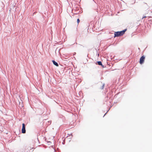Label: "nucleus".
I'll return each mask as SVG.
<instances>
[{
    "instance_id": "5",
    "label": "nucleus",
    "mask_w": 152,
    "mask_h": 152,
    "mask_svg": "<svg viewBox=\"0 0 152 152\" xmlns=\"http://www.w3.org/2000/svg\"><path fill=\"white\" fill-rule=\"evenodd\" d=\"M97 63L99 65L102 66V63L101 61H99L97 62Z\"/></svg>"
},
{
    "instance_id": "3",
    "label": "nucleus",
    "mask_w": 152,
    "mask_h": 152,
    "mask_svg": "<svg viewBox=\"0 0 152 152\" xmlns=\"http://www.w3.org/2000/svg\"><path fill=\"white\" fill-rule=\"evenodd\" d=\"M145 57L143 56H142L140 59V63L142 64L144 61Z\"/></svg>"
},
{
    "instance_id": "1",
    "label": "nucleus",
    "mask_w": 152,
    "mask_h": 152,
    "mask_svg": "<svg viewBox=\"0 0 152 152\" xmlns=\"http://www.w3.org/2000/svg\"><path fill=\"white\" fill-rule=\"evenodd\" d=\"M126 30V29H125L124 30L121 31L115 32L114 34V37H119L123 35L124 34Z\"/></svg>"
},
{
    "instance_id": "9",
    "label": "nucleus",
    "mask_w": 152,
    "mask_h": 152,
    "mask_svg": "<svg viewBox=\"0 0 152 152\" xmlns=\"http://www.w3.org/2000/svg\"><path fill=\"white\" fill-rule=\"evenodd\" d=\"M107 113H107H105V114L104 115H105V114H106V113Z\"/></svg>"
},
{
    "instance_id": "2",
    "label": "nucleus",
    "mask_w": 152,
    "mask_h": 152,
    "mask_svg": "<svg viewBox=\"0 0 152 152\" xmlns=\"http://www.w3.org/2000/svg\"><path fill=\"white\" fill-rule=\"evenodd\" d=\"M22 133L24 134L26 133V129L25 127L26 124H22Z\"/></svg>"
},
{
    "instance_id": "4",
    "label": "nucleus",
    "mask_w": 152,
    "mask_h": 152,
    "mask_svg": "<svg viewBox=\"0 0 152 152\" xmlns=\"http://www.w3.org/2000/svg\"><path fill=\"white\" fill-rule=\"evenodd\" d=\"M52 62L54 65L57 66H58V64L55 61L53 60L52 61Z\"/></svg>"
},
{
    "instance_id": "8",
    "label": "nucleus",
    "mask_w": 152,
    "mask_h": 152,
    "mask_svg": "<svg viewBox=\"0 0 152 152\" xmlns=\"http://www.w3.org/2000/svg\"><path fill=\"white\" fill-rule=\"evenodd\" d=\"M145 17H145V16L143 17L142 18V19L143 18H145Z\"/></svg>"
},
{
    "instance_id": "6",
    "label": "nucleus",
    "mask_w": 152,
    "mask_h": 152,
    "mask_svg": "<svg viewBox=\"0 0 152 152\" xmlns=\"http://www.w3.org/2000/svg\"><path fill=\"white\" fill-rule=\"evenodd\" d=\"M80 20L79 19H77V22L78 23H79V22H80Z\"/></svg>"
},
{
    "instance_id": "7",
    "label": "nucleus",
    "mask_w": 152,
    "mask_h": 152,
    "mask_svg": "<svg viewBox=\"0 0 152 152\" xmlns=\"http://www.w3.org/2000/svg\"><path fill=\"white\" fill-rule=\"evenodd\" d=\"M104 84L103 86H102V89H103L104 87Z\"/></svg>"
}]
</instances>
